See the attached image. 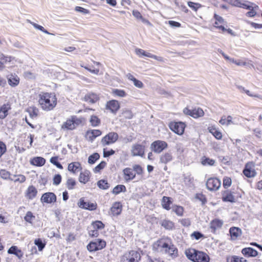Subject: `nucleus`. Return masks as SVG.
<instances>
[{
    "label": "nucleus",
    "mask_w": 262,
    "mask_h": 262,
    "mask_svg": "<svg viewBox=\"0 0 262 262\" xmlns=\"http://www.w3.org/2000/svg\"><path fill=\"white\" fill-rule=\"evenodd\" d=\"M38 103L43 110L50 111L56 107L57 99L54 93L41 92L38 95Z\"/></svg>",
    "instance_id": "nucleus-1"
},
{
    "label": "nucleus",
    "mask_w": 262,
    "mask_h": 262,
    "mask_svg": "<svg viewBox=\"0 0 262 262\" xmlns=\"http://www.w3.org/2000/svg\"><path fill=\"white\" fill-rule=\"evenodd\" d=\"M156 244L159 248L163 249L165 253H168L172 258L178 256V249L172 244L170 238L160 239L157 241Z\"/></svg>",
    "instance_id": "nucleus-2"
},
{
    "label": "nucleus",
    "mask_w": 262,
    "mask_h": 262,
    "mask_svg": "<svg viewBox=\"0 0 262 262\" xmlns=\"http://www.w3.org/2000/svg\"><path fill=\"white\" fill-rule=\"evenodd\" d=\"M106 246V242L102 239L98 238L91 241L86 246L89 252H95L100 250Z\"/></svg>",
    "instance_id": "nucleus-3"
},
{
    "label": "nucleus",
    "mask_w": 262,
    "mask_h": 262,
    "mask_svg": "<svg viewBox=\"0 0 262 262\" xmlns=\"http://www.w3.org/2000/svg\"><path fill=\"white\" fill-rule=\"evenodd\" d=\"M185 127V124L181 121L171 122L169 124V128L179 135H182L184 134Z\"/></svg>",
    "instance_id": "nucleus-4"
},
{
    "label": "nucleus",
    "mask_w": 262,
    "mask_h": 262,
    "mask_svg": "<svg viewBox=\"0 0 262 262\" xmlns=\"http://www.w3.org/2000/svg\"><path fill=\"white\" fill-rule=\"evenodd\" d=\"M207 188L211 191L217 190L221 186V182L216 178H209L206 183Z\"/></svg>",
    "instance_id": "nucleus-5"
},
{
    "label": "nucleus",
    "mask_w": 262,
    "mask_h": 262,
    "mask_svg": "<svg viewBox=\"0 0 262 262\" xmlns=\"http://www.w3.org/2000/svg\"><path fill=\"white\" fill-rule=\"evenodd\" d=\"M167 147L168 144L165 141L156 140L151 144L150 148L154 152L160 154Z\"/></svg>",
    "instance_id": "nucleus-6"
},
{
    "label": "nucleus",
    "mask_w": 262,
    "mask_h": 262,
    "mask_svg": "<svg viewBox=\"0 0 262 262\" xmlns=\"http://www.w3.org/2000/svg\"><path fill=\"white\" fill-rule=\"evenodd\" d=\"M118 137L117 133L110 132L102 138L101 142L103 146L108 145L116 142Z\"/></svg>",
    "instance_id": "nucleus-7"
},
{
    "label": "nucleus",
    "mask_w": 262,
    "mask_h": 262,
    "mask_svg": "<svg viewBox=\"0 0 262 262\" xmlns=\"http://www.w3.org/2000/svg\"><path fill=\"white\" fill-rule=\"evenodd\" d=\"M78 205L81 208L90 211L95 210L97 208V204L96 203L85 202L83 198H81L79 200Z\"/></svg>",
    "instance_id": "nucleus-8"
},
{
    "label": "nucleus",
    "mask_w": 262,
    "mask_h": 262,
    "mask_svg": "<svg viewBox=\"0 0 262 262\" xmlns=\"http://www.w3.org/2000/svg\"><path fill=\"white\" fill-rule=\"evenodd\" d=\"M120 107L119 102L116 100H111L107 102L106 108L109 110L111 113L116 114Z\"/></svg>",
    "instance_id": "nucleus-9"
},
{
    "label": "nucleus",
    "mask_w": 262,
    "mask_h": 262,
    "mask_svg": "<svg viewBox=\"0 0 262 262\" xmlns=\"http://www.w3.org/2000/svg\"><path fill=\"white\" fill-rule=\"evenodd\" d=\"M40 200L48 204L54 203L56 201V196L53 192H46L42 195Z\"/></svg>",
    "instance_id": "nucleus-10"
},
{
    "label": "nucleus",
    "mask_w": 262,
    "mask_h": 262,
    "mask_svg": "<svg viewBox=\"0 0 262 262\" xmlns=\"http://www.w3.org/2000/svg\"><path fill=\"white\" fill-rule=\"evenodd\" d=\"M102 132L99 129H89L86 131L85 137L90 142H92L97 137L100 136Z\"/></svg>",
    "instance_id": "nucleus-11"
},
{
    "label": "nucleus",
    "mask_w": 262,
    "mask_h": 262,
    "mask_svg": "<svg viewBox=\"0 0 262 262\" xmlns=\"http://www.w3.org/2000/svg\"><path fill=\"white\" fill-rule=\"evenodd\" d=\"M124 256L128 260V262H139L141 259L140 254L134 250L130 251L128 254Z\"/></svg>",
    "instance_id": "nucleus-12"
},
{
    "label": "nucleus",
    "mask_w": 262,
    "mask_h": 262,
    "mask_svg": "<svg viewBox=\"0 0 262 262\" xmlns=\"http://www.w3.org/2000/svg\"><path fill=\"white\" fill-rule=\"evenodd\" d=\"M222 201L224 202L235 203L236 200L233 195L234 192L227 190L222 191Z\"/></svg>",
    "instance_id": "nucleus-13"
},
{
    "label": "nucleus",
    "mask_w": 262,
    "mask_h": 262,
    "mask_svg": "<svg viewBox=\"0 0 262 262\" xmlns=\"http://www.w3.org/2000/svg\"><path fill=\"white\" fill-rule=\"evenodd\" d=\"M252 163H247L243 170V173L247 178H252L256 174L255 170L252 168Z\"/></svg>",
    "instance_id": "nucleus-14"
},
{
    "label": "nucleus",
    "mask_w": 262,
    "mask_h": 262,
    "mask_svg": "<svg viewBox=\"0 0 262 262\" xmlns=\"http://www.w3.org/2000/svg\"><path fill=\"white\" fill-rule=\"evenodd\" d=\"M242 254L247 257H253L258 255V252L257 250L251 247L244 248L241 251Z\"/></svg>",
    "instance_id": "nucleus-15"
},
{
    "label": "nucleus",
    "mask_w": 262,
    "mask_h": 262,
    "mask_svg": "<svg viewBox=\"0 0 262 262\" xmlns=\"http://www.w3.org/2000/svg\"><path fill=\"white\" fill-rule=\"evenodd\" d=\"M132 152L134 156L143 157L144 155V146L141 144H136L132 147Z\"/></svg>",
    "instance_id": "nucleus-16"
},
{
    "label": "nucleus",
    "mask_w": 262,
    "mask_h": 262,
    "mask_svg": "<svg viewBox=\"0 0 262 262\" xmlns=\"http://www.w3.org/2000/svg\"><path fill=\"white\" fill-rule=\"evenodd\" d=\"M122 205L119 202L114 203L111 208V211L113 215L117 216L119 215L122 211Z\"/></svg>",
    "instance_id": "nucleus-17"
},
{
    "label": "nucleus",
    "mask_w": 262,
    "mask_h": 262,
    "mask_svg": "<svg viewBox=\"0 0 262 262\" xmlns=\"http://www.w3.org/2000/svg\"><path fill=\"white\" fill-rule=\"evenodd\" d=\"M229 233L231 239L235 240L242 235V231L238 227H232L230 228Z\"/></svg>",
    "instance_id": "nucleus-18"
},
{
    "label": "nucleus",
    "mask_w": 262,
    "mask_h": 262,
    "mask_svg": "<svg viewBox=\"0 0 262 262\" xmlns=\"http://www.w3.org/2000/svg\"><path fill=\"white\" fill-rule=\"evenodd\" d=\"M136 53L138 55L140 56H144L159 61H161L162 60L161 57L157 56L156 55L151 54L150 53H146L144 50L141 49H136Z\"/></svg>",
    "instance_id": "nucleus-19"
},
{
    "label": "nucleus",
    "mask_w": 262,
    "mask_h": 262,
    "mask_svg": "<svg viewBox=\"0 0 262 262\" xmlns=\"http://www.w3.org/2000/svg\"><path fill=\"white\" fill-rule=\"evenodd\" d=\"M124 179L126 181H129L135 179L136 173L130 168H125L123 170Z\"/></svg>",
    "instance_id": "nucleus-20"
},
{
    "label": "nucleus",
    "mask_w": 262,
    "mask_h": 262,
    "mask_svg": "<svg viewBox=\"0 0 262 262\" xmlns=\"http://www.w3.org/2000/svg\"><path fill=\"white\" fill-rule=\"evenodd\" d=\"M8 253L13 254L17 256L19 259L23 257V253L21 250L18 248L16 246H12L8 250Z\"/></svg>",
    "instance_id": "nucleus-21"
},
{
    "label": "nucleus",
    "mask_w": 262,
    "mask_h": 262,
    "mask_svg": "<svg viewBox=\"0 0 262 262\" xmlns=\"http://www.w3.org/2000/svg\"><path fill=\"white\" fill-rule=\"evenodd\" d=\"M30 164L38 167H41L45 165L46 160L41 157H36L31 159Z\"/></svg>",
    "instance_id": "nucleus-22"
},
{
    "label": "nucleus",
    "mask_w": 262,
    "mask_h": 262,
    "mask_svg": "<svg viewBox=\"0 0 262 262\" xmlns=\"http://www.w3.org/2000/svg\"><path fill=\"white\" fill-rule=\"evenodd\" d=\"M209 256L203 252L199 251L198 250L196 260L194 262H209Z\"/></svg>",
    "instance_id": "nucleus-23"
},
{
    "label": "nucleus",
    "mask_w": 262,
    "mask_h": 262,
    "mask_svg": "<svg viewBox=\"0 0 262 262\" xmlns=\"http://www.w3.org/2000/svg\"><path fill=\"white\" fill-rule=\"evenodd\" d=\"M37 193L36 188L33 185L29 186L26 191V197L29 200H33Z\"/></svg>",
    "instance_id": "nucleus-24"
},
{
    "label": "nucleus",
    "mask_w": 262,
    "mask_h": 262,
    "mask_svg": "<svg viewBox=\"0 0 262 262\" xmlns=\"http://www.w3.org/2000/svg\"><path fill=\"white\" fill-rule=\"evenodd\" d=\"M173 159L172 153L170 151L165 152L162 154L160 158V162L161 163L167 164L171 161Z\"/></svg>",
    "instance_id": "nucleus-25"
},
{
    "label": "nucleus",
    "mask_w": 262,
    "mask_h": 262,
    "mask_svg": "<svg viewBox=\"0 0 262 262\" xmlns=\"http://www.w3.org/2000/svg\"><path fill=\"white\" fill-rule=\"evenodd\" d=\"M198 250L194 249H186L185 252V254L189 260L194 262L196 260V255Z\"/></svg>",
    "instance_id": "nucleus-26"
},
{
    "label": "nucleus",
    "mask_w": 262,
    "mask_h": 262,
    "mask_svg": "<svg viewBox=\"0 0 262 262\" xmlns=\"http://www.w3.org/2000/svg\"><path fill=\"white\" fill-rule=\"evenodd\" d=\"M8 83L11 86H17L19 82V78L15 74H11L8 76Z\"/></svg>",
    "instance_id": "nucleus-27"
},
{
    "label": "nucleus",
    "mask_w": 262,
    "mask_h": 262,
    "mask_svg": "<svg viewBox=\"0 0 262 262\" xmlns=\"http://www.w3.org/2000/svg\"><path fill=\"white\" fill-rule=\"evenodd\" d=\"M11 109L10 105L9 103L3 104L0 107V119H3L8 115V112Z\"/></svg>",
    "instance_id": "nucleus-28"
},
{
    "label": "nucleus",
    "mask_w": 262,
    "mask_h": 262,
    "mask_svg": "<svg viewBox=\"0 0 262 262\" xmlns=\"http://www.w3.org/2000/svg\"><path fill=\"white\" fill-rule=\"evenodd\" d=\"M68 169L69 171L75 173L77 170H81L82 167L79 162H72L69 164Z\"/></svg>",
    "instance_id": "nucleus-29"
},
{
    "label": "nucleus",
    "mask_w": 262,
    "mask_h": 262,
    "mask_svg": "<svg viewBox=\"0 0 262 262\" xmlns=\"http://www.w3.org/2000/svg\"><path fill=\"white\" fill-rule=\"evenodd\" d=\"M172 204L171 198L168 196H164L162 198L161 204L162 207L167 210H169L170 209V205Z\"/></svg>",
    "instance_id": "nucleus-30"
},
{
    "label": "nucleus",
    "mask_w": 262,
    "mask_h": 262,
    "mask_svg": "<svg viewBox=\"0 0 262 262\" xmlns=\"http://www.w3.org/2000/svg\"><path fill=\"white\" fill-rule=\"evenodd\" d=\"M223 224V222L219 219H215L212 220L210 223V228L213 230V232L215 230L222 227Z\"/></svg>",
    "instance_id": "nucleus-31"
},
{
    "label": "nucleus",
    "mask_w": 262,
    "mask_h": 262,
    "mask_svg": "<svg viewBox=\"0 0 262 262\" xmlns=\"http://www.w3.org/2000/svg\"><path fill=\"white\" fill-rule=\"evenodd\" d=\"M89 173L90 172L88 170L80 172L79 177V182L83 184L88 182L89 180Z\"/></svg>",
    "instance_id": "nucleus-32"
},
{
    "label": "nucleus",
    "mask_w": 262,
    "mask_h": 262,
    "mask_svg": "<svg viewBox=\"0 0 262 262\" xmlns=\"http://www.w3.org/2000/svg\"><path fill=\"white\" fill-rule=\"evenodd\" d=\"M126 191V187L124 185H117L112 191V193L117 195L121 192H125Z\"/></svg>",
    "instance_id": "nucleus-33"
},
{
    "label": "nucleus",
    "mask_w": 262,
    "mask_h": 262,
    "mask_svg": "<svg viewBox=\"0 0 262 262\" xmlns=\"http://www.w3.org/2000/svg\"><path fill=\"white\" fill-rule=\"evenodd\" d=\"M161 226L167 230H172L174 228V223L169 220H164L161 223Z\"/></svg>",
    "instance_id": "nucleus-34"
},
{
    "label": "nucleus",
    "mask_w": 262,
    "mask_h": 262,
    "mask_svg": "<svg viewBox=\"0 0 262 262\" xmlns=\"http://www.w3.org/2000/svg\"><path fill=\"white\" fill-rule=\"evenodd\" d=\"M62 128L73 130L75 128L72 119H68L62 125Z\"/></svg>",
    "instance_id": "nucleus-35"
},
{
    "label": "nucleus",
    "mask_w": 262,
    "mask_h": 262,
    "mask_svg": "<svg viewBox=\"0 0 262 262\" xmlns=\"http://www.w3.org/2000/svg\"><path fill=\"white\" fill-rule=\"evenodd\" d=\"M98 187L103 190H106L109 188L110 184L107 181L104 179H102L97 182Z\"/></svg>",
    "instance_id": "nucleus-36"
},
{
    "label": "nucleus",
    "mask_w": 262,
    "mask_h": 262,
    "mask_svg": "<svg viewBox=\"0 0 262 262\" xmlns=\"http://www.w3.org/2000/svg\"><path fill=\"white\" fill-rule=\"evenodd\" d=\"M90 122L92 126L96 127L100 124L101 121L97 116L95 115H92L91 116Z\"/></svg>",
    "instance_id": "nucleus-37"
},
{
    "label": "nucleus",
    "mask_w": 262,
    "mask_h": 262,
    "mask_svg": "<svg viewBox=\"0 0 262 262\" xmlns=\"http://www.w3.org/2000/svg\"><path fill=\"white\" fill-rule=\"evenodd\" d=\"M247 2L249 4L252 5H254V6L252 8V9H251L249 11H248L246 13V15L248 17H253L257 14V13L255 9H258L259 7L257 5H256L253 3H252L250 2L247 1Z\"/></svg>",
    "instance_id": "nucleus-38"
},
{
    "label": "nucleus",
    "mask_w": 262,
    "mask_h": 262,
    "mask_svg": "<svg viewBox=\"0 0 262 262\" xmlns=\"http://www.w3.org/2000/svg\"><path fill=\"white\" fill-rule=\"evenodd\" d=\"M201 163L202 165L205 166H213L215 163V161L212 159H210L209 158L204 156L202 158Z\"/></svg>",
    "instance_id": "nucleus-39"
},
{
    "label": "nucleus",
    "mask_w": 262,
    "mask_h": 262,
    "mask_svg": "<svg viewBox=\"0 0 262 262\" xmlns=\"http://www.w3.org/2000/svg\"><path fill=\"white\" fill-rule=\"evenodd\" d=\"M112 94L113 95L119 97H125L127 96V94L125 91L117 89H113L112 91Z\"/></svg>",
    "instance_id": "nucleus-40"
},
{
    "label": "nucleus",
    "mask_w": 262,
    "mask_h": 262,
    "mask_svg": "<svg viewBox=\"0 0 262 262\" xmlns=\"http://www.w3.org/2000/svg\"><path fill=\"white\" fill-rule=\"evenodd\" d=\"M209 132L211 133L216 139H221L222 138V133L213 127L209 128Z\"/></svg>",
    "instance_id": "nucleus-41"
},
{
    "label": "nucleus",
    "mask_w": 262,
    "mask_h": 262,
    "mask_svg": "<svg viewBox=\"0 0 262 262\" xmlns=\"http://www.w3.org/2000/svg\"><path fill=\"white\" fill-rule=\"evenodd\" d=\"M27 112L29 114L30 117L35 118L38 115V109L36 107H30L27 109Z\"/></svg>",
    "instance_id": "nucleus-42"
},
{
    "label": "nucleus",
    "mask_w": 262,
    "mask_h": 262,
    "mask_svg": "<svg viewBox=\"0 0 262 262\" xmlns=\"http://www.w3.org/2000/svg\"><path fill=\"white\" fill-rule=\"evenodd\" d=\"M99 154L97 152H95L89 157L88 163L90 164H93L99 159Z\"/></svg>",
    "instance_id": "nucleus-43"
},
{
    "label": "nucleus",
    "mask_w": 262,
    "mask_h": 262,
    "mask_svg": "<svg viewBox=\"0 0 262 262\" xmlns=\"http://www.w3.org/2000/svg\"><path fill=\"white\" fill-rule=\"evenodd\" d=\"M76 184V181L73 178H69L66 182V187L69 190H72Z\"/></svg>",
    "instance_id": "nucleus-44"
},
{
    "label": "nucleus",
    "mask_w": 262,
    "mask_h": 262,
    "mask_svg": "<svg viewBox=\"0 0 262 262\" xmlns=\"http://www.w3.org/2000/svg\"><path fill=\"white\" fill-rule=\"evenodd\" d=\"M91 227H92L93 229H95L98 230L99 229H102L104 228V225L101 221H97L92 222Z\"/></svg>",
    "instance_id": "nucleus-45"
},
{
    "label": "nucleus",
    "mask_w": 262,
    "mask_h": 262,
    "mask_svg": "<svg viewBox=\"0 0 262 262\" xmlns=\"http://www.w3.org/2000/svg\"><path fill=\"white\" fill-rule=\"evenodd\" d=\"M172 210L178 216H182L183 214L184 209L182 206L177 205L172 206Z\"/></svg>",
    "instance_id": "nucleus-46"
},
{
    "label": "nucleus",
    "mask_w": 262,
    "mask_h": 262,
    "mask_svg": "<svg viewBox=\"0 0 262 262\" xmlns=\"http://www.w3.org/2000/svg\"><path fill=\"white\" fill-rule=\"evenodd\" d=\"M34 244L37 246L39 251H42L45 247L46 244L43 243L41 238H37L34 241Z\"/></svg>",
    "instance_id": "nucleus-47"
},
{
    "label": "nucleus",
    "mask_w": 262,
    "mask_h": 262,
    "mask_svg": "<svg viewBox=\"0 0 262 262\" xmlns=\"http://www.w3.org/2000/svg\"><path fill=\"white\" fill-rule=\"evenodd\" d=\"M13 177H18L17 179L10 178L11 181H13L14 182H19L20 183L25 182L26 178V177L23 174L13 175Z\"/></svg>",
    "instance_id": "nucleus-48"
},
{
    "label": "nucleus",
    "mask_w": 262,
    "mask_h": 262,
    "mask_svg": "<svg viewBox=\"0 0 262 262\" xmlns=\"http://www.w3.org/2000/svg\"><path fill=\"white\" fill-rule=\"evenodd\" d=\"M35 216L33 214L31 211H28L24 217V220L28 223L32 224V221L34 220Z\"/></svg>",
    "instance_id": "nucleus-49"
},
{
    "label": "nucleus",
    "mask_w": 262,
    "mask_h": 262,
    "mask_svg": "<svg viewBox=\"0 0 262 262\" xmlns=\"http://www.w3.org/2000/svg\"><path fill=\"white\" fill-rule=\"evenodd\" d=\"M29 23H30L35 29H38L42 32H43V33H46V34H51V33H50L47 30L45 29L44 28L40 26V25H39L34 22H32L30 20H28Z\"/></svg>",
    "instance_id": "nucleus-50"
},
{
    "label": "nucleus",
    "mask_w": 262,
    "mask_h": 262,
    "mask_svg": "<svg viewBox=\"0 0 262 262\" xmlns=\"http://www.w3.org/2000/svg\"><path fill=\"white\" fill-rule=\"evenodd\" d=\"M50 162L53 165H55L59 169H63V166L61 163L58 161V157H53L50 160Z\"/></svg>",
    "instance_id": "nucleus-51"
},
{
    "label": "nucleus",
    "mask_w": 262,
    "mask_h": 262,
    "mask_svg": "<svg viewBox=\"0 0 262 262\" xmlns=\"http://www.w3.org/2000/svg\"><path fill=\"white\" fill-rule=\"evenodd\" d=\"M192 117L196 118L204 115V112L201 108L194 109L193 110Z\"/></svg>",
    "instance_id": "nucleus-52"
},
{
    "label": "nucleus",
    "mask_w": 262,
    "mask_h": 262,
    "mask_svg": "<svg viewBox=\"0 0 262 262\" xmlns=\"http://www.w3.org/2000/svg\"><path fill=\"white\" fill-rule=\"evenodd\" d=\"M106 163L102 161L98 165H97L94 169V172L95 173H98L103 169L106 166Z\"/></svg>",
    "instance_id": "nucleus-53"
},
{
    "label": "nucleus",
    "mask_w": 262,
    "mask_h": 262,
    "mask_svg": "<svg viewBox=\"0 0 262 262\" xmlns=\"http://www.w3.org/2000/svg\"><path fill=\"white\" fill-rule=\"evenodd\" d=\"M187 4L190 8L195 11H196L199 8L202 7V6L199 3H196L192 2H188Z\"/></svg>",
    "instance_id": "nucleus-54"
},
{
    "label": "nucleus",
    "mask_w": 262,
    "mask_h": 262,
    "mask_svg": "<svg viewBox=\"0 0 262 262\" xmlns=\"http://www.w3.org/2000/svg\"><path fill=\"white\" fill-rule=\"evenodd\" d=\"M86 97L88 98L87 100L89 101V102L91 103H95L98 99V96L94 93L90 94L89 95L86 96Z\"/></svg>",
    "instance_id": "nucleus-55"
},
{
    "label": "nucleus",
    "mask_w": 262,
    "mask_h": 262,
    "mask_svg": "<svg viewBox=\"0 0 262 262\" xmlns=\"http://www.w3.org/2000/svg\"><path fill=\"white\" fill-rule=\"evenodd\" d=\"M71 119L73 121V124H74L75 128L76 127V126L81 124L83 121L82 118H78L75 116H72Z\"/></svg>",
    "instance_id": "nucleus-56"
},
{
    "label": "nucleus",
    "mask_w": 262,
    "mask_h": 262,
    "mask_svg": "<svg viewBox=\"0 0 262 262\" xmlns=\"http://www.w3.org/2000/svg\"><path fill=\"white\" fill-rule=\"evenodd\" d=\"M10 173L6 170L5 169H1L0 170V176L4 179H9L10 178H12L10 177Z\"/></svg>",
    "instance_id": "nucleus-57"
},
{
    "label": "nucleus",
    "mask_w": 262,
    "mask_h": 262,
    "mask_svg": "<svg viewBox=\"0 0 262 262\" xmlns=\"http://www.w3.org/2000/svg\"><path fill=\"white\" fill-rule=\"evenodd\" d=\"M89 236L92 237H96L99 235L98 231L95 229L92 228L91 226L88 228Z\"/></svg>",
    "instance_id": "nucleus-58"
},
{
    "label": "nucleus",
    "mask_w": 262,
    "mask_h": 262,
    "mask_svg": "<svg viewBox=\"0 0 262 262\" xmlns=\"http://www.w3.org/2000/svg\"><path fill=\"white\" fill-rule=\"evenodd\" d=\"M232 181L230 178L226 177L223 179V187L225 188H227L231 185Z\"/></svg>",
    "instance_id": "nucleus-59"
},
{
    "label": "nucleus",
    "mask_w": 262,
    "mask_h": 262,
    "mask_svg": "<svg viewBox=\"0 0 262 262\" xmlns=\"http://www.w3.org/2000/svg\"><path fill=\"white\" fill-rule=\"evenodd\" d=\"M62 177L60 174H56L53 179V184L55 185H58L61 182Z\"/></svg>",
    "instance_id": "nucleus-60"
},
{
    "label": "nucleus",
    "mask_w": 262,
    "mask_h": 262,
    "mask_svg": "<svg viewBox=\"0 0 262 262\" xmlns=\"http://www.w3.org/2000/svg\"><path fill=\"white\" fill-rule=\"evenodd\" d=\"M7 147L6 144L0 141V158L6 152Z\"/></svg>",
    "instance_id": "nucleus-61"
},
{
    "label": "nucleus",
    "mask_w": 262,
    "mask_h": 262,
    "mask_svg": "<svg viewBox=\"0 0 262 262\" xmlns=\"http://www.w3.org/2000/svg\"><path fill=\"white\" fill-rule=\"evenodd\" d=\"M196 199L200 200L202 205H204L207 202V199L205 195L203 194H196Z\"/></svg>",
    "instance_id": "nucleus-62"
},
{
    "label": "nucleus",
    "mask_w": 262,
    "mask_h": 262,
    "mask_svg": "<svg viewBox=\"0 0 262 262\" xmlns=\"http://www.w3.org/2000/svg\"><path fill=\"white\" fill-rule=\"evenodd\" d=\"M133 170L136 171V172L139 175L142 174L143 173V168L139 165H134Z\"/></svg>",
    "instance_id": "nucleus-63"
},
{
    "label": "nucleus",
    "mask_w": 262,
    "mask_h": 262,
    "mask_svg": "<svg viewBox=\"0 0 262 262\" xmlns=\"http://www.w3.org/2000/svg\"><path fill=\"white\" fill-rule=\"evenodd\" d=\"M191 236L194 237L195 239L198 240L201 238L204 237L203 234L199 231H194L192 234Z\"/></svg>",
    "instance_id": "nucleus-64"
}]
</instances>
